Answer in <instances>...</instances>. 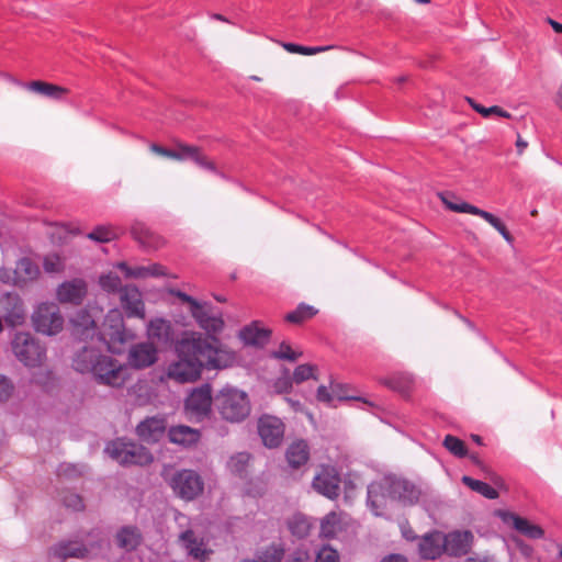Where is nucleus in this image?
Wrapping results in <instances>:
<instances>
[{"instance_id": "1", "label": "nucleus", "mask_w": 562, "mask_h": 562, "mask_svg": "<svg viewBox=\"0 0 562 562\" xmlns=\"http://www.w3.org/2000/svg\"><path fill=\"white\" fill-rule=\"evenodd\" d=\"M192 333L175 346L177 360L166 369V376L177 383H193L200 379L203 368L222 369L231 366L234 353L218 346L217 339Z\"/></svg>"}, {"instance_id": "2", "label": "nucleus", "mask_w": 562, "mask_h": 562, "mask_svg": "<svg viewBox=\"0 0 562 562\" xmlns=\"http://www.w3.org/2000/svg\"><path fill=\"white\" fill-rule=\"evenodd\" d=\"M72 367L80 373H92L101 384L119 387L126 380L127 368L110 356L102 355L93 345L76 352Z\"/></svg>"}, {"instance_id": "3", "label": "nucleus", "mask_w": 562, "mask_h": 562, "mask_svg": "<svg viewBox=\"0 0 562 562\" xmlns=\"http://www.w3.org/2000/svg\"><path fill=\"white\" fill-rule=\"evenodd\" d=\"M420 490L411 481L395 475H385L368 486L367 504L375 516H383L389 501L403 505L418 502Z\"/></svg>"}, {"instance_id": "4", "label": "nucleus", "mask_w": 562, "mask_h": 562, "mask_svg": "<svg viewBox=\"0 0 562 562\" xmlns=\"http://www.w3.org/2000/svg\"><path fill=\"white\" fill-rule=\"evenodd\" d=\"M214 406L227 422L240 423L250 413V402L245 391L226 385L214 396Z\"/></svg>"}, {"instance_id": "5", "label": "nucleus", "mask_w": 562, "mask_h": 562, "mask_svg": "<svg viewBox=\"0 0 562 562\" xmlns=\"http://www.w3.org/2000/svg\"><path fill=\"white\" fill-rule=\"evenodd\" d=\"M103 331L97 335V342L105 346L112 353L121 352L122 346L132 340L134 335L126 330L121 310L111 308L103 321Z\"/></svg>"}, {"instance_id": "6", "label": "nucleus", "mask_w": 562, "mask_h": 562, "mask_svg": "<svg viewBox=\"0 0 562 562\" xmlns=\"http://www.w3.org/2000/svg\"><path fill=\"white\" fill-rule=\"evenodd\" d=\"M104 451L122 465H145L153 461L151 453L145 447L121 438L109 442Z\"/></svg>"}, {"instance_id": "7", "label": "nucleus", "mask_w": 562, "mask_h": 562, "mask_svg": "<svg viewBox=\"0 0 562 562\" xmlns=\"http://www.w3.org/2000/svg\"><path fill=\"white\" fill-rule=\"evenodd\" d=\"M12 350L19 361L29 368L41 367L46 360L45 347L30 333H16Z\"/></svg>"}, {"instance_id": "8", "label": "nucleus", "mask_w": 562, "mask_h": 562, "mask_svg": "<svg viewBox=\"0 0 562 562\" xmlns=\"http://www.w3.org/2000/svg\"><path fill=\"white\" fill-rule=\"evenodd\" d=\"M32 324L37 333L55 336L64 327V317L53 302L40 303L32 313Z\"/></svg>"}, {"instance_id": "9", "label": "nucleus", "mask_w": 562, "mask_h": 562, "mask_svg": "<svg viewBox=\"0 0 562 562\" xmlns=\"http://www.w3.org/2000/svg\"><path fill=\"white\" fill-rule=\"evenodd\" d=\"M165 480L179 497L192 501L203 492V481L193 470H181L169 476L167 470L162 473Z\"/></svg>"}, {"instance_id": "10", "label": "nucleus", "mask_w": 562, "mask_h": 562, "mask_svg": "<svg viewBox=\"0 0 562 562\" xmlns=\"http://www.w3.org/2000/svg\"><path fill=\"white\" fill-rule=\"evenodd\" d=\"M175 519L179 527H187L179 535V541L182 547L187 550L188 554L196 560L204 561L211 552L206 548V543L203 538H200L195 533L196 521L190 520L184 514L177 513Z\"/></svg>"}, {"instance_id": "11", "label": "nucleus", "mask_w": 562, "mask_h": 562, "mask_svg": "<svg viewBox=\"0 0 562 562\" xmlns=\"http://www.w3.org/2000/svg\"><path fill=\"white\" fill-rule=\"evenodd\" d=\"M441 200L443 204L449 209L450 211L457 212V213H468L472 215H476L485 220L490 225H492L503 237L506 241L512 243L513 238L509 232L507 231L504 223L496 217L494 214L481 210L470 203L459 201V200H451L449 195L441 194Z\"/></svg>"}, {"instance_id": "12", "label": "nucleus", "mask_w": 562, "mask_h": 562, "mask_svg": "<svg viewBox=\"0 0 562 562\" xmlns=\"http://www.w3.org/2000/svg\"><path fill=\"white\" fill-rule=\"evenodd\" d=\"M313 488L323 496L335 499L340 493V474L333 465H322L313 479Z\"/></svg>"}, {"instance_id": "13", "label": "nucleus", "mask_w": 562, "mask_h": 562, "mask_svg": "<svg viewBox=\"0 0 562 562\" xmlns=\"http://www.w3.org/2000/svg\"><path fill=\"white\" fill-rule=\"evenodd\" d=\"M150 149H151V151H154L157 155H161L164 157L171 158V159H177V160L191 159L201 168H204V169H207L211 171H216L214 164L211 161H207L206 158L200 154L198 147L180 145L177 149H168V148L161 147L157 144H151Z\"/></svg>"}, {"instance_id": "14", "label": "nucleus", "mask_w": 562, "mask_h": 562, "mask_svg": "<svg viewBox=\"0 0 562 562\" xmlns=\"http://www.w3.org/2000/svg\"><path fill=\"white\" fill-rule=\"evenodd\" d=\"M258 434L266 447H279L284 437V424L276 416L263 415L258 419Z\"/></svg>"}, {"instance_id": "15", "label": "nucleus", "mask_w": 562, "mask_h": 562, "mask_svg": "<svg viewBox=\"0 0 562 562\" xmlns=\"http://www.w3.org/2000/svg\"><path fill=\"white\" fill-rule=\"evenodd\" d=\"M214 398L212 397V389L210 384H204L194 389L186 400L187 412L196 418L206 416Z\"/></svg>"}, {"instance_id": "16", "label": "nucleus", "mask_w": 562, "mask_h": 562, "mask_svg": "<svg viewBox=\"0 0 562 562\" xmlns=\"http://www.w3.org/2000/svg\"><path fill=\"white\" fill-rule=\"evenodd\" d=\"M0 311L10 326L22 325L26 317L23 301L16 293L7 292L0 295Z\"/></svg>"}, {"instance_id": "17", "label": "nucleus", "mask_w": 562, "mask_h": 562, "mask_svg": "<svg viewBox=\"0 0 562 562\" xmlns=\"http://www.w3.org/2000/svg\"><path fill=\"white\" fill-rule=\"evenodd\" d=\"M88 292L87 282L81 278H75L60 283L56 289V299L60 303L80 305Z\"/></svg>"}, {"instance_id": "18", "label": "nucleus", "mask_w": 562, "mask_h": 562, "mask_svg": "<svg viewBox=\"0 0 562 562\" xmlns=\"http://www.w3.org/2000/svg\"><path fill=\"white\" fill-rule=\"evenodd\" d=\"M120 302L127 317L145 318V303L135 285H124L120 291Z\"/></svg>"}, {"instance_id": "19", "label": "nucleus", "mask_w": 562, "mask_h": 562, "mask_svg": "<svg viewBox=\"0 0 562 562\" xmlns=\"http://www.w3.org/2000/svg\"><path fill=\"white\" fill-rule=\"evenodd\" d=\"M72 334L79 340L97 341V326L92 315L87 310L78 311L71 318Z\"/></svg>"}, {"instance_id": "20", "label": "nucleus", "mask_w": 562, "mask_h": 562, "mask_svg": "<svg viewBox=\"0 0 562 562\" xmlns=\"http://www.w3.org/2000/svg\"><path fill=\"white\" fill-rule=\"evenodd\" d=\"M158 350L151 342H139L131 347L128 363L136 369L150 367L157 361Z\"/></svg>"}, {"instance_id": "21", "label": "nucleus", "mask_w": 562, "mask_h": 562, "mask_svg": "<svg viewBox=\"0 0 562 562\" xmlns=\"http://www.w3.org/2000/svg\"><path fill=\"white\" fill-rule=\"evenodd\" d=\"M473 542V533L469 530L452 531L443 536L445 552L449 555H465Z\"/></svg>"}, {"instance_id": "22", "label": "nucleus", "mask_w": 562, "mask_h": 562, "mask_svg": "<svg viewBox=\"0 0 562 562\" xmlns=\"http://www.w3.org/2000/svg\"><path fill=\"white\" fill-rule=\"evenodd\" d=\"M114 267L121 270L126 279H146L149 277H165L167 276L166 269L159 263H153L149 266H130L125 261H120Z\"/></svg>"}, {"instance_id": "23", "label": "nucleus", "mask_w": 562, "mask_h": 562, "mask_svg": "<svg viewBox=\"0 0 562 562\" xmlns=\"http://www.w3.org/2000/svg\"><path fill=\"white\" fill-rule=\"evenodd\" d=\"M166 432V420L161 417H148L136 427L137 436L145 442L159 441Z\"/></svg>"}, {"instance_id": "24", "label": "nucleus", "mask_w": 562, "mask_h": 562, "mask_svg": "<svg viewBox=\"0 0 562 562\" xmlns=\"http://www.w3.org/2000/svg\"><path fill=\"white\" fill-rule=\"evenodd\" d=\"M420 558L425 560H435L445 552L443 536L434 531L425 535L418 544Z\"/></svg>"}, {"instance_id": "25", "label": "nucleus", "mask_w": 562, "mask_h": 562, "mask_svg": "<svg viewBox=\"0 0 562 562\" xmlns=\"http://www.w3.org/2000/svg\"><path fill=\"white\" fill-rule=\"evenodd\" d=\"M199 326L209 334L220 333L224 327V321L220 315L210 314L205 304H201L191 312Z\"/></svg>"}, {"instance_id": "26", "label": "nucleus", "mask_w": 562, "mask_h": 562, "mask_svg": "<svg viewBox=\"0 0 562 562\" xmlns=\"http://www.w3.org/2000/svg\"><path fill=\"white\" fill-rule=\"evenodd\" d=\"M502 518L504 522L512 525L517 531L530 539H540L543 537L542 528L531 524L526 518L519 517L513 513H503Z\"/></svg>"}, {"instance_id": "27", "label": "nucleus", "mask_w": 562, "mask_h": 562, "mask_svg": "<svg viewBox=\"0 0 562 562\" xmlns=\"http://www.w3.org/2000/svg\"><path fill=\"white\" fill-rule=\"evenodd\" d=\"M271 331L260 326L259 322H252L239 331V338L251 346H263L268 342Z\"/></svg>"}, {"instance_id": "28", "label": "nucleus", "mask_w": 562, "mask_h": 562, "mask_svg": "<svg viewBox=\"0 0 562 562\" xmlns=\"http://www.w3.org/2000/svg\"><path fill=\"white\" fill-rule=\"evenodd\" d=\"M169 440L172 443L183 447H191L200 440V431L186 425L173 426L168 431Z\"/></svg>"}, {"instance_id": "29", "label": "nucleus", "mask_w": 562, "mask_h": 562, "mask_svg": "<svg viewBox=\"0 0 562 562\" xmlns=\"http://www.w3.org/2000/svg\"><path fill=\"white\" fill-rule=\"evenodd\" d=\"M52 552L55 557L59 559H68V558H86L89 553V550L86 546L78 541H60L52 548Z\"/></svg>"}, {"instance_id": "30", "label": "nucleus", "mask_w": 562, "mask_h": 562, "mask_svg": "<svg viewBox=\"0 0 562 562\" xmlns=\"http://www.w3.org/2000/svg\"><path fill=\"white\" fill-rule=\"evenodd\" d=\"M41 271L38 266L30 258L24 257L18 260L15 269L13 270L15 285L34 281L38 278Z\"/></svg>"}, {"instance_id": "31", "label": "nucleus", "mask_w": 562, "mask_h": 562, "mask_svg": "<svg viewBox=\"0 0 562 562\" xmlns=\"http://www.w3.org/2000/svg\"><path fill=\"white\" fill-rule=\"evenodd\" d=\"M23 87L34 93L53 100H60L68 92V90L64 87L41 80L27 82L23 85Z\"/></svg>"}, {"instance_id": "32", "label": "nucleus", "mask_w": 562, "mask_h": 562, "mask_svg": "<svg viewBox=\"0 0 562 562\" xmlns=\"http://www.w3.org/2000/svg\"><path fill=\"white\" fill-rule=\"evenodd\" d=\"M285 456L291 468H300L310 459V447L305 440H296L289 446Z\"/></svg>"}, {"instance_id": "33", "label": "nucleus", "mask_w": 562, "mask_h": 562, "mask_svg": "<svg viewBox=\"0 0 562 562\" xmlns=\"http://www.w3.org/2000/svg\"><path fill=\"white\" fill-rule=\"evenodd\" d=\"M285 554V546L282 541L272 542L257 550L256 559L259 562H281Z\"/></svg>"}, {"instance_id": "34", "label": "nucleus", "mask_w": 562, "mask_h": 562, "mask_svg": "<svg viewBox=\"0 0 562 562\" xmlns=\"http://www.w3.org/2000/svg\"><path fill=\"white\" fill-rule=\"evenodd\" d=\"M381 382L387 387L406 395L409 393L414 385V378L409 373L401 372L385 378Z\"/></svg>"}, {"instance_id": "35", "label": "nucleus", "mask_w": 562, "mask_h": 562, "mask_svg": "<svg viewBox=\"0 0 562 562\" xmlns=\"http://www.w3.org/2000/svg\"><path fill=\"white\" fill-rule=\"evenodd\" d=\"M147 335L149 338L167 341L171 335L170 322L164 318L151 319L147 325Z\"/></svg>"}, {"instance_id": "36", "label": "nucleus", "mask_w": 562, "mask_h": 562, "mask_svg": "<svg viewBox=\"0 0 562 562\" xmlns=\"http://www.w3.org/2000/svg\"><path fill=\"white\" fill-rule=\"evenodd\" d=\"M117 544L120 548L132 551L140 542V533L137 528L123 527L116 535Z\"/></svg>"}, {"instance_id": "37", "label": "nucleus", "mask_w": 562, "mask_h": 562, "mask_svg": "<svg viewBox=\"0 0 562 562\" xmlns=\"http://www.w3.org/2000/svg\"><path fill=\"white\" fill-rule=\"evenodd\" d=\"M288 527L294 537L305 538L308 536L312 525L307 517L295 514L289 519Z\"/></svg>"}, {"instance_id": "38", "label": "nucleus", "mask_w": 562, "mask_h": 562, "mask_svg": "<svg viewBox=\"0 0 562 562\" xmlns=\"http://www.w3.org/2000/svg\"><path fill=\"white\" fill-rule=\"evenodd\" d=\"M462 482L472 491L481 494L482 496L488 499H495L498 497V492L486 482L475 480L467 475L462 477Z\"/></svg>"}, {"instance_id": "39", "label": "nucleus", "mask_w": 562, "mask_h": 562, "mask_svg": "<svg viewBox=\"0 0 562 562\" xmlns=\"http://www.w3.org/2000/svg\"><path fill=\"white\" fill-rule=\"evenodd\" d=\"M316 313L317 311L314 306L302 303L294 311L285 315V321L293 324H301L312 318Z\"/></svg>"}, {"instance_id": "40", "label": "nucleus", "mask_w": 562, "mask_h": 562, "mask_svg": "<svg viewBox=\"0 0 562 562\" xmlns=\"http://www.w3.org/2000/svg\"><path fill=\"white\" fill-rule=\"evenodd\" d=\"M65 259L56 254H47L43 257V269L48 274L61 273L65 270Z\"/></svg>"}, {"instance_id": "41", "label": "nucleus", "mask_w": 562, "mask_h": 562, "mask_svg": "<svg viewBox=\"0 0 562 562\" xmlns=\"http://www.w3.org/2000/svg\"><path fill=\"white\" fill-rule=\"evenodd\" d=\"M443 447L453 456L458 458H464L468 453V449L464 442L452 435H447L443 439Z\"/></svg>"}, {"instance_id": "42", "label": "nucleus", "mask_w": 562, "mask_h": 562, "mask_svg": "<svg viewBox=\"0 0 562 562\" xmlns=\"http://www.w3.org/2000/svg\"><path fill=\"white\" fill-rule=\"evenodd\" d=\"M99 284L102 290L109 293H115L121 291V289L124 286L122 285V281L119 276H116L113 272H109L105 274L100 276L99 278Z\"/></svg>"}, {"instance_id": "43", "label": "nucleus", "mask_w": 562, "mask_h": 562, "mask_svg": "<svg viewBox=\"0 0 562 562\" xmlns=\"http://www.w3.org/2000/svg\"><path fill=\"white\" fill-rule=\"evenodd\" d=\"M330 389H331V392L334 393L335 400H338V401L352 400V401H357V402H362L363 404H367V405H371L367 400L349 394V386L346 384L331 382Z\"/></svg>"}, {"instance_id": "44", "label": "nucleus", "mask_w": 562, "mask_h": 562, "mask_svg": "<svg viewBox=\"0 0 562 562\" xmlns=\"http://www.w3.org/2000/svg\"><path fill=\"white\" fill-rule=\"evenodd\" d=\"M469 103L471 104L472 109L475 110L477 113H480L484 117H488L492 114L498 115L501 117L510 119L512 114L497 105H492L490 108H485L481 104L475 103L472 99L468 98Z\"/></svg>"}, {"instance_id": "45", "label": "nucleus", "mask_w": 562, "mask_h": 562, "mask_svg": "<svg viewBox=\"0 0 562 562\" xmlns=\"http://www.w3.org/2000/svg\"><path fill=\"white\" fill-rule=\"evenodd\" d=\"M338 525V516L331 512L327 514L321 521V535L325 538H331L336 535Z\"/></svg>"}, {"instance_id": "46", "label": "nucleus", "mask_w": 562, "mask_h": 562, "mask_svg": "<svg viewBox=\"0 0 562 562\" xmlns=\"http://www.w3.org/2000/svg\"><path fill=\"white\" fill-rule=\"evenodd\" d=\"M117 233L116 231L106 227V226H98L95 227L91 233L88 234V237L92 240L99 241V243H106L114 238H116Z\"/></svg>"}, {"instance_id": "47", "label": "nucleus", "mask_w": 562, "mask_h": 562, "mask_svg": "<svg viewBox=\"0 0 562 562\" xmlns=\"http://www.w3.org/2000/svg\"><path fill=\"white\" fill-rule=\"evenodd\" d=\"M302 353L294 351L285 341L281 342L276 351H272L271 357L280 360L295 361Z\"/></svg>"}, {"instance_id": "48", "label": "nucleus", "mask_w": 562, "mask_h": 562, "mask_svg": "<svg viewBox=\"0 0 562 562\" xmlns=\"http://www.w3.org/2000/svg\"><path fill=\"white\" fill-rule=\"evenodd\" d=\"M315 367L311 364H300L294 369L293 381L297 384L308 380L317 379L314 374Z\"/></svg>"}, {"instance_id": "49", "label": "nucleus", "mask_w": 562, "mask_h": 562, "mask_svg": "<svg viewBox=\"0 0 562 562\" xmlns=\"http://www.w3.org/2000/svg\"><path fill=\"white\" fill-rule=\"evenodd\" d=\"M284 47L290 53H299L302 55H314L330 48V46H301L292 43L285 44Z\"/></svg>"}, {"instance_id": "50", "label": "nucleus", "mask_w": 562, "mask_h": 562, "mask_svg": "<svg viewBox=\"0 0 562 562\" xmlns=\"http://www.w3.org/2000/svg\"><path fill=\"white\" fill-rule=\"evenodd\" d=\"M338 552L329 546L319 549L315 562H338Z\"/></svg>"}, {"instance_id": "51", "label": "nucleus", "mask_w": 562, "mask_h": 562, "mask_svg": "<svg viewBox=\"0 0 562 562\" xmlns=\"http://www.w3.org/2000/svg\"><path fill=\"white\" fill-rule=\"evenodd\" d=\"M58 475L71 477L81 475L83 473V465H77L72 463H63L58 467Z\"/></svg>"}, {"instance_id": "52", "label": "nucleus", "mask_w": 562, "mask_h": 562, "mask_svg": "<svg viewBox=\"0 0 562 562\" xmlns=\"http://www.w3.org/2000/svg\"><path fill=\"white\" fill-rule=\"evenodd\" d=\"M249 454L246 452H240L234 457L231 458L229 465L231 468L236 472H241L245 468V465L249 461Z\"/></svg>"}, {"instance_id": "53", "label": "nucleus", "mask_w": 562, "mask_h": 562, "mask_svg": "<svg viewBox=\"0 0 562 562\" xmlns=\"http://www.w3.org/2000/svg\"><path fill=\"white\" fill-rule=\"evenodd\" d=\"M12 391L13 385L11 381L5 376L0 375V402L7 401L12 394Z\"/></svg>"}, {"instance_id": "54", "label": "nucleus", "mask_w": 562, "mask_h": 562, "mask_svg": "<svg viewBox=\"0 0 562 562\" xmlns=\"http://www.w3.org/2000/svg\"><path fill=\"white\" fill-rule=\"evenodd\" d=\"M316 397L319 402L326 403L328 405H331L335 401L334 393L331 392V389L321 385L317 389Z\"/></svg>"}, {"instance_id": "55", "label": "nucleus", "mask_w": 562, "mask_h": 562, "mask_svg": "<svg viewBox=\"0 0 562 562\" xmlns=\"http://www.w3.org/2000/svg\"><path fill=\"white\" fill-rule=\"evenodd\" d=\"M170 293L190 305V313L200 305V302L180 290H170Z\"/></svg>"}, {"instance_id": "56", "label": "nucleus", "mask_w": 562, "mask_h": 562, "mask_svg": "<svg viewBox=\"0 0 562 562\" xmlns=\"http://www.w3.org/2000/svg\"><path fill=\"white\" fill-rule=\"evenodd\" d=\"M65 505L74 510H81L83 508L82 499L79 495L72 494L65 498Z\"/></svg>"}, {"instance_id": "57", "label": "nucleus", "mask_w": 562, "mask_h": 562, "mask_svg": "<svg viewBox=\"0 0 562 562\" xmlns=\"http://www.w3.org/2000/svg\"><path fill=\"white\" fill-rule=\"evenodd\" d=\"M0 281L3 283L15 284L13 271H11L10 269H7L4 267L0 268Z\"/></svg>"}, {"instance_id": "58", "label": "nucleus", "mask_w": 562, "mask_h": 562, "mask_svg": "<svg viewBox=\"0 0 562 562\" xmlns=\"http://www.w3.org/2000/svg\"><path fill=\"white\" fill-rule=\"evenodd\" d=\"M381 562H407V559L402 554H390L383 558Z\"/></svg>"}, {"instance_id": "59", "label": "nucleus", "mask_w": 562, "mask_h": 562, "mask_svg": "<svg viewBox=\"0 0 562 562\" xmlns=\"http://www.w3.org/2000/svg\"><path fill=\"white\" fill-rule=\"evenodd\" d=\"M276 387L279 392H285L288 391L290 387H291V383L289 380L284 379V380H279L277 383H276Z\"/></svg>"}, {"instance_id": "60", "label": "nucleus", "mask_w": 562, "mask_h": 562, "mask_svg": "<svg viewBox=\"0 0 562 562\" xmlns=\"http://www.w3.org/2000/svg\"><path fill=\"white\" fill-rule=\"evenodd\" d=\"M402 535L403 537L406 539V540H415L416 539V535L414 533V531L409 528V527H405L403 526L402 527Z\"/></svg>"}, {"instance_id": "61", "label": "nucleus", "mask_w": 562, "mask_h": 562, "mask_svg": "<svg viewBox=\"0 0 562 562\" xmlns=\"http://www.w3.org/2000/svg\"><path fill=\"white\" fill-rule=\"evenodd\" d=\"M548 22L557 33H562V24L561 23H559L552 19H548Z\"/></svg>"}, {"instance_id": "62", "label": "nucleus", "mask_w": 562, "mask_h": 562, "mask_svg": "<svg viewBox=\"0 0 562 562\" xmlns=\"http://www.w3.org/2000/svg\"><path fill=\"white\" fill-rule=\"evenodd\" d=\"M0 77L4 78L9 82H12V83H15V85H19V86H22V87L24 85V83L19 82L16 79H14L11 75H9L7 72H0Z\"/></svg>"}, {"instance_id": "63", "label": "nucleus", "mask_w": 562, "mask_h": 562, "mask_svg": "<svg viewBox=\"0 0 562 562\" xmlns=\"http://www.w3.org/2000/svg\"><path fill=\"white\" fill-rule=\"evenodd\" d=\"M527 146H528L527 142H525L524 139L518 137V139L516 142V147L518 149V153L521 154Z\"/></svg>"}, {"instance_id": "64", "label": "nucleus", "mask_w": 562, "mask_h": 562, "mask_svg": "<svg viewBox=\"0 0 562 562\" xmlns=\"http://www.w3.org/2000/svg\"><path fill=\"white\" fill-rule=\"evenodd\" d=\"M465 562H486V561H484V560H479V559H473V558H469V559H467V561H465Z\"/></svg>"}]
</instances>
